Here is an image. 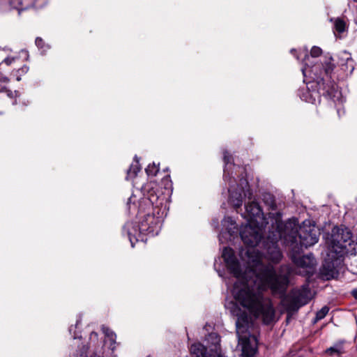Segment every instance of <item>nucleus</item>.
<instances>
[{"label":"nucleus","mask_w":357,"mask_h":357,"mask_svg":"<svg viewBox=\"0 0 357 357\" xmlns=\"http://www.w3.org/2000/svg\"><path fill=\"white\" fill-rule=\"evenodd\" d=\"M340 65L342 69L345 72L352 73L354 70V61L352 59L350 53L344 51L341 57H340Z\"/></svg>","instance_id":"nucleus-14"},{"label":"nucleus","mask_w":357,"mask_h":357,"mask_svg":"<svg viewBox=\"0 0 357 357\" xmlns=\"http://www.w3.org/2000/svg\"><path fill=\"white\" fill-rule=\"evenodd\" d=\"M309 55L305 54L304 62L307 66L302 69L304 76L305 72L309 68V72L312 80L308 82L309 89H312V95L307 96L305 100L307 102L314 104L317 100L320 101L321 96L326 99H332L335 97L336 93V84L331 79V74L334 70L335 65L332 63V57H326L321 63H315L310 66L307 60Z\"/></svg>","instance_id":"nucleus-4"},{"label":"nucleus","mask_w":357,"mask_h":357,"mask_svg":"<svg viewBox=\"0 0 357 357\" xmlns=\"http://www.w3.org/2000/svg\"><path fill=\"white\" fill-rule=\"evenodd\" d=\"M347 342L344 340H339L333 344V346L328 348L325 353L331 356H337L338 357H341L343 354H344L346 351V344Z\"/></svg>","instance_id":"nucleus-13"},{"label":"nucleus","mask_w":357,"mask_h":357,"mask_svg":"<svg viewBox=\"0 0 357 357\" xmlns=\"http://www.w3.org/2000/svg\"><path fill=\"white\" fill-rule=\"evenodd\" d=\"M160 170L159 164L157 165L155 162L149 164L145 169V172L149 176H155L157 175Z\"/></svg>","instance_id":"nucleus-22"},{"label":"nucleus","mask_w":357,"mask_h":357,"mask_svg":"<svg viewBox=\"0 0 357 357\" xmlns=\"http://www.w3.org/2000/svg\"><path fill=\"white\" fill-rule=\"evenodd\" d=\"M14 61H15L14 57H7L3 60V62L6 65L10 66Z\"/></svg>","instance_id":"nucleus-29"},{"label":"nucleus","mask_w":357,"mask_h":357,"mask_svg":"<svg viewBox=\"0 0 357 357\" xmlns=\"http://www.w3.org/2000/svg\"><path fill=\"white\" fill-rule=\"evenodd\" d=\"M192 352L195 357H206L205 349L200 344H196L192 347ZM223 357V356H219Z\"/></svg>","instance_id":"nucleus-23"},{"label":"nucleus","mask_w":357,"mask_h":357,"mask_svg":"<svg viewBox=\"0 0 357 357\" xmlns=\"http://www.w3.org/2000/svg\"><path fill=\"white\" fill-rule=\"evenodd\" d=\"M141 167L139 162V160L137 159V155L135 156V162L132 163L129 167V169H127L126 172V180H130L133 178H135L137 173L140 171Z\"/></svg>","instance_id":"nucleus-15"},{"label":"nucleus","mask_w":357,"mask_h":357,"mask_svg":"<svg viewBox=\"0 0 357 357\" xmlns=\"http://www.w3.org/2000/svg\"><path fill=\"white\" fill-rule=\"evenodd\" d=\"M265 204L268 206L269 209L275 211L277 209V204L275 202V197L271 194L264 195L263 198Z\"/></svg>","instance_id":"nucleus-20"},{"label":"nucleus","mask_w":357,"mask_h":357,"mask_svg":"<svg viewBox=\"0 0 357 357\" xmlns=\"http://www.w3.org/2000/svg\"><path fill=\"white\" fill-rule=\"evenodd\" d=\"M155 205H156V207H158V203H155ZM153 208L155 209V211H157V215H159V209H158L157 208Z\"/></svg>","instance_id":"nucleus-31"},{"label":"nucleus","mask_w":357,"mask_h":357,"mask_svg":"<svg viewBox=\"0 0 357 357\" xmlns=\"http://www.w3.org/2000/svg\"><path fill=\"white\" fill-rule=\"evenodd\" d=\"M271 224L268 226V234L263 239L262 248L264 258L273 264H278L282 259V252L278 242L284 239L290 247L307 248L318 242L319 236L314 225H306L304 222L298 229L290 228L282 220L280 212L269 213Z\"/></svg>","instance_id":"nucleus-2"},{"label":"nucleus","mask_w":357,"mask_h":357,"mask_svg":"<svg viewBox=\"0 0 357 357\" xmlns=\"http://www.w3.org/2000/svg\"><path fill=\"white\" fill-rule=\"evenodd\" d=\"M322 53V50L317 46H313L310 50V56L317 58Z\"/></svg>","instance_id":"nucleus-27"},{"label":"nucleus","mask_w":357,"mask_h":357,"mask_svg":"<svg viewBox=\"0 0 357 357\" xmlns=\"http://www.w3.org/2000/svg\"><path fill=\"white\" fill-rule=\"evenodd\" d=\"M35 44L43 54H45L51 48V46L40 37H36Z\"/></svg>","instance_id":"nucleus-19"},{"label":"nucleus","mask_w":357,"mask_h":357,"mask_svg":"<svg viewBox=\"0 0 357 357\" xmlns=\"http://www.w3.org/2000/svg\"><path fill=\"white\" fill-rule=\"evenodd\" d=\"M229 202L235 208H238L242 206L243 197L241 193L233 192L229 195Z\"/></svg>","instance_id":"nucleus-17"},{"label":"nucleus","mask_w":357,"mask_h":357,"mask_svg":"<svg viewBox=\"0 0 357 357\" xmlns=\"http://www.w3.org/2000/svg\"><path fill=\"white\" fill-rule=\"evenodd\" d=\"M245 245L248 267L243 271L241 281L235 282L232 294L236 302L268 325L274 320L275 311L271 301L261 291L269 289L273 294H284L292 268L283 264L278 273L273 265L262 264L261 253L255 248L257 245Z\"/></svg>","instance_id":"nucleus-1"},{"label":"nucleus","mask_w":357,"mask_h":357,"mask_svg":"<svg viewBox=\"0 0 357 357\" xmlns=\"http://www.w3.org/2000/svg\"><path fill=\"white\" fill-rule=\"evenodd\" d=\"M238 312L236 314L237 316V319L236 321V327L237 333H245L248 329L249 326V318L246 312H241L240 309H238Z\"/></svg>","instance_id":"nucleus-12"},{"label":"nucleus","mask_w":357,"mask_h":357,"mask_svg":"<svg viewBox=\"0 0 357 357\" xmlns=\"http://www.w3.org/2000/svg\"><path fill=\"white\" fill-rule=\"evenodd\" d=\"M135 197L131 196L127 202L130 214L138 216L141 220L138 225L127 222L123 227L122 233L127 236L132 247L138 241L146 242V236H155L161 229L162 219L156 215L153 204L158 200V197L151 195L149 197H143L138 201L137 204L134 200Z\"/></svg>","instance_id":"nucleus-3"},{"label":"nucleus","mask_w":357,"mask_h":357,"mask_svg":"<svg viewBox=\"0 0 357 357\" xmlns=\"http://www.w3.org/2000/svg\"><path fill=\"white\" fill-rule=\"evenodd\" d=\"M242 352L243 356L246 357H252L256 354V349L250 345L248 338H245L243 341Z\"/></svg>","instance_id":"nucleus-16"},{"label":"nucleus","mask_w":357,"mask_h":357,"mask_svg":"<svg viewBox=\"0 0 357 357\" xmlns=\"http://www.w3.org/2000/svg\"><path fill=\"white\" fill-rule=\"evenodd\" d=\"M312 95V89H309L308 87V82L307 83L306 87L301 88L298 90V96L300 97V98L307 102L305 100L307 96Z\"/></svg>","instance_id":"nucleus-21"},{"label":"nucleus","mask_w":357,"mask_h":357,"mask_svg":"<svg viewBox=\"0 0 357 357\" xmlns=\"http://www.w3.org/2000/svg\"><path fill=\"white\" fill-rule=\"evenodd\" d=\"M102 332L104 333L105 336H107L111 342L109 348L112 351H114L115 349V344L116 339V335L115 333L107 327H102Z\"/></svg>","instance_id":"nucleus-18"},{"label":"nucleus","mask_w":357,"mask_h":357,"mask_svg":"<svg viewBox=\"0 0 357 357\" xmlns=\"http://www.w3.org/2000/svg\"><path fill=\"white\" fill-rule=\"evenodd\" d=\"M206 340L208 344H209L208 346L210 347V351L211 353H208L207 347L203 345L202 344L199 342L194 343L190 347V352L194 357L195 355L192 352V347L196 344H200L205 349L206 357H219L220 356L226 357L225 354L222 353V350L220 348V336L218 333H209L207 337L206 338Z\"/></svg>","instance_id":"nucleus-10"},{"label":"nucleus","mask_w":357,"mask_h":357,"mask_svg":"<svg viewBox=\"0 0 357 357\" xmlns=\"http://www.w3.org/2000/svg\"><path fill=\"white\" fill-rule=\"evenodd\" d=\"M223 155V161L225 165L233 162V158L227 151H225Z\"/></svg>","instance_id":"nucleus-28"},{"label":"nucleus","mask_w":357,"mask_h":357,"mask_svg":"<svg viewBox=\"0 0 357 357\" xmlns=\"http://www.w3.org/2000/svg\"><path fill=\"white\" fill-rule=\"evenodd\" d=\"M222 257L229 273L237 279V281H241L243 271L234 250L229 247L224 248Z\"/></svg>","instance_id":"nucleus-9"},{"label":"nucleus","mask_w":357,"mask_h":357,"mask_svg":"<svg viewBox=\"0 0 357 357\" xmlns=\"http://www.w3.org/2000/svg\"><path fill=\"white\" fill-rule=\"evenodd\" d=\"M342 258H336L335 257H332L329 256L328 253V257L325 259L324 262L320 269V274L321 276L328 280L333 278L335 273L336 266L340 262Z\"/></svg>","instance_id":"nucleus-11"},{"label":"nucleus","mask_w":357,"mask_h":357,"mask_svg":"<svg viewBox=\"0 0 357 357\" xmlns=\"http://www.w3.org/2000/svg\"><path fill=\"white\" fill-rule=\"evenodd\" d=\"M355 2H357V0H354Z\"/></svg>","instance_id":"nucleus-33"},{"label":"nucleus","mask_w":357,"mask_h":357,"mask_svg":"<svg viewBox=\"0 0 357 357\" xmlns=\"http://www.w3.org/2000/svg\"><path fill=\"white\" fill-rule=\"evenodd\" d=\"M354 241L351 231L344 225L335 226L332 229L330 244L329 256L336 258H343L344 255L353 254Z\"/></svg>","instance_id":"nucleus-6"},{"label":"nucleus","mask_w":357,"mask_h":357,"mask_svg":"<svg viewBox=\"0 0 357 357\" xmlns=\"http://www.w3.org/2000/svg\"><path fill=\"white\" fill-rule=\"evenodd\" d=\"M245 207L248 224L241 228L240 236L244 244L256 245L261 241L263 229L268 222L258 202L252 201Z\"/></svg>","instance_id":"nucleus-5"},{"label":"nucleus","mask_w":357,"mask_h":357,"mask_svg":"<svg viewBox=\"0 0 357 357\" xmlns=\"http://www.w3.org/2000/svg\"><path fill=\"white\" fill-rule=\"evenodd\" d=\"M37 0H21L19 3L21 5V8H18L17 9L20 12V10H26L33 6H34L36 1Z\"/></svg>","instance_id":"nucleus-25"},{"label":"nucleus","mask_w":357,"mask_h":357,"mask_svg":"<svg viewBox=\"0 0 357 357\" xmlns=\"http://www.w3.org/2000/svg\"><path fill=\"white\" fill-rule=\"evenodd\" d=\"M155 205H156V207H158V203H155ZM153 208L155 209V211H157V215H159V209H158L157 208Z\"/></svg>","instance_id":"nucleus-32"},{"label":"nucleus","mask_w":357,"mask_h":357,"mask_svg":"<svg viewBox=\"0 0 357 357\" xmlns=\"http://www.w3.org/2000/svg\"><path fill=\"white\" fill-rule=\"evenodd\" d=\"M329 312V307L326 305L321 307V310L316 313L315 321H319L324 319Z\"/></svg>","instance_id":"nucleus-26"},{"label":"nucleus","mask_w":357,"mask_h":357,"mask_svg":"<svg viewBox=\"0 0 357 357\" xmlns=\"http://www.w3.org/2000/svg\"><path fill=\"white\" fill-rule=\"evenodd\" d=\"M351 295L356 299L357 300V288H355L354 289L351 290Z\"/></svg>","instance_id":"nucleus-30"},{"label":"nucleus","mask_w":357,"mask_h":357,"mask_svg":"<svg viewBox=\"0 0 357 357\" xmlns=\"http://www.w3.org/2000/svg\"><path fill=\"white\" fill-rule=\"evenodd\" d=\"M310 301L307 293L300 289L292 290L288 296L282 300V304L287 315H292L298 310L307 305Z\"/></svg>","instance_id":"nucleus-8"},{"label":"nucleus","mask_w":357,"mask_h":357,"mask_svg":"<svg viewBox=\"0 0 357 357\" xmlns=\"http://www.w3.org/2000/svg\"><path fill=\"white\" fill-rule=\"evenodd\" d=\"M301 252L302 248L299 246L291 247L290 258L296 267L303 269L302 275L310 276L314 272L317 265L316 259L312 253L299 256Z\"/></svg>","instance_id":"nucleus-7"},{"label":"nucleus","mask_w":357,"mask_h":357,"mask_svg":"<svg viewBox=\"0 0 357 357\" xmlns=\"http://www.w3.org/2000/svg\"><path fill=\"white\" fill-rule=\"evenodd\" d=\"M334 26L335 30L340 33H343L345 31L346 23L341 18H337L335 20Z\"/></svg>","instance_id":"nucleus-24"}]
</instances>
